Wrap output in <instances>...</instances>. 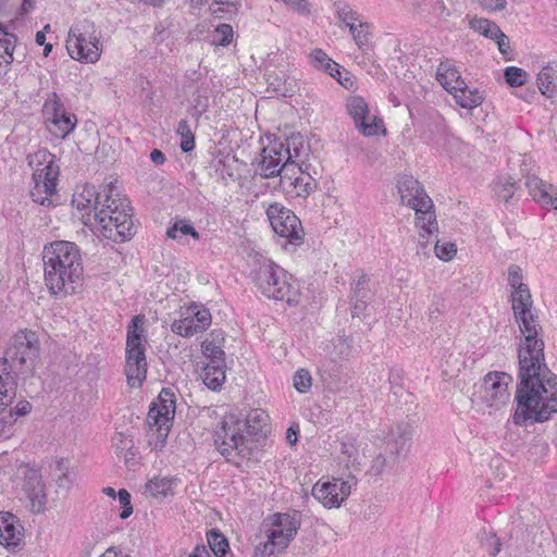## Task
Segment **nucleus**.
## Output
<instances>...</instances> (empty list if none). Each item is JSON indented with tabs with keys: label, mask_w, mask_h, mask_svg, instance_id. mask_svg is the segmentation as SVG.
Instances as JSON below:
<instances>
[{
	"label": "nucleus",
	"mask_w": 557,
	"mask_h": 557,
	"mask_svg": "<svg viewBox=\"0 0 557 557\" xmlns=\"http://www.w3.org/2000/svg\"><path fill=\"white\" fill-rule=\"evenodd\" d=\"M533 301L511 305L521 338L518 349L517 409L513 422H545L557 413V375L545 363L544 341Z\"/></svg>",
	"instance_id": "nucleus-1"
},
{
	"label": "nucleus",
	"mask_w": 557,
	"mask_h": 557,
	"mask_svg": "<svg viewBox=\"0 0 557 557\" xmlns=\"http://www.w3.org/2000/svg\"><path fill=\"white\" fill-rule=\"evenodd\" d=\"M42 260L45 282L51 294H74L84 271L77 245L65 240L50 243L44 248Z\"/></svg>",
	"instance_id": "nucleus-2"
},
{
	"label": "nucleus",
	"mask_w": 557,
	"mask_h": 557,
	"mask_svg": "<svg viewBox=\"0 0 557 557\" xmlns=\"http://www.w3.org/2000/svg\"><path fill=\"white\" fill-rule=\"evenodd\" d=\"M94 215L104 238L123 243L135 234L129 201L121 194L115 183L111 182L103 186V197Z\"/></svg>",
	"instance_id": "nucleus-3"
},
{
	"label": "nucleus",
	"mask_w": 557,
	"mask_h": 557,
	"mask_svg": "<svg viewBox=\"0 0 557 557\" xmlns=\"http://www.w3.org/2000/svg\"><path fill=\"white\" fill-rule=\"evenodd\" d=\"M39 355L40 342L35 332L21 330L10 338L4 357L0 358V408L7 405L10 370H17L24 374L33 373Z\"/></svg>",
	"instance_id": "nucleus-4"
},
{
	"label": "nucleus",
	"mask_w": 557,
	"mask_h": 557,
	"mask_svg": "<svg viewBox=\"0 0 557 557\" xmlns=\"http://www.w3.org/2000/svg\"><path fill=\"white\" fill-rule=\"evenodd\" d=\"M28 165L33 170V186L30 197L34 202L44 206H54L53 196L57 194L59 166L54 156L47 149H40L27 157Z\"/></svg>",
	"instance_id": "nucleus-5"
},
{
	"label": "nucleus",
	"mask_w": 557,
	"mask_h": 557,
	"mask_svg": "<svg viewBox=\"0 0 557 557\" xmlns=\"http://www.w3.org/2000/svg\"><path fill=\"white\" fill-rule=\"evenodd\" d=\"M214 444L227 461L239 463L238 459L250 455L247 434L238 413L230 412L224 416L215 431Z\"/></svg>",
	"instance_id": "nucleus-6"
},
{
	"label": "nucleus",
	"mask_w": 557,
	"mask_h": 557,
	"mask_svg": "<svg viewBox=\"0 0 557 557\" xmlns=\"http://www.w3.org/2000/svg\"><path fill=\"white\" fill-rule=\"evenodd\" d=\"M144 318L136 315L127 327L125 375L127 384L138 388L147 376Z\"/></svg>",
	"instance_id": "nucleus-7"
},
{
	"label": "nucleus",
	"mask_w": 557,
	"mask_h": 557,
	"mask_svg": "<svg viewBox=\"0 0 557 557\" xmlns=\"http://www.w3.org/2000/svg\"><path fill=\"white\" fill-rule=\"evenodd\" d=\"M260 533L264 541L256 546L255 557H270L287 548L297 533V527L288 515L277 513L262 522Z\"/></svg>",
	"instance_id": "nucleus-8"
},
{
	"label": "nucleus",
	"mask_w": 557,
	"mask_h": 557,
	"mask_svg": "<svg viewBox=\"0 0 557 557\" xmlns=\"http://www.w3.org/2000/svg\"><path fill=\"white\" fill-rule=\"evenodd\" d=\"M290 280L292 276L271 260H265L256 273L257 286L265 297L285 300L289 305L297 304L299 296Z\"/></svg>",
	"instance_id": "nucleus-9"
},
{
	"label": "nucleus",
	"mask_w": 557,
	"mask_h": 557,
	"mask_svg": "<svg viewBox=\"0 0 557 557\" xmlns=\"http://www.w3.org/2000/svg\"><path fill=\"white\" fill-rule=\"evenodd\" d=\"M66 49L72 59L95 63L101 55V44L95 25L88 20L74 24L66 38Z\"/></svg>",
	"instance_id": "nucleus-10"
},
{
	"label": "nucleus",
	"mask_w": 557,
	"mask_h": 557,
	"mask_svg": "<svg viewBox=\"0 0 557 557\" xmlns=\"http://www.w3.org/2000/svg\"><path fill=\"white\" fill-rule=\"evenodd\" d=\"M42 119L48 132L59 139H65L77 124L76 115L66 111L57 92L48 94L42 106Z\"/></svg>",
	"instance_id": "nucleus-11"
},
{
	"label": "nucleus",
	"mask_w": 557,
	"mask_h": 557,
	"mask_svg": "<svg viewBox=\"0 0 557 557\" xmlns=\"http://www.w3.org/2000/svg\"><path fill=\"white\" fill-rule=\"evenodd\" d=\"M267 216L273 231L285 238L287 244L299 246L304 242V230L298 216L278 202L271 203L267 209Z\"/></svg>",
	"instance_id": "nucleus-12"
},
{
	"label": "nucleus",
	"mask_w": 557,
	"mask_h": 557,
	"mask_svg": "<svg viewBox=\"0 0 557 557\" xmlns=\"http://www.w3.org/2000/svg\"><path fill=\"white\" fill-rule=\"evenodd\" d=\"M174 416L175 395L171 389L163 388L158 396V401L150 407L147 418L149 425L156 428V437L161 446L168 437Z\"/></svg>",
	"instance_id": "nucleus-13"
},
{
	"label": "nucleus",
	"mask_w": 557,
	"mask_h": 557,
	"mask_svg": "<svg viewBox=\"0 0 557 557\" xmlns=\"http://www.w3.org/2000/svg\"><path fill=\"white\" fill-rule=\"evenodd\" d=\"M512 382V376L506 372H490L482 383V400L486 407L499 410L509 403L510 394L508 385Z\"/></svg>",
	"instance_id": "nucleus-14"
},
{
	"label": "nucleus",
	"mask_w": 557,
	"mask_h": 557,
	"mask_svg": "<svg viewBox=\"0 0 557 557\" xmlns=\"http://www.w3.org/2000/svg\"><path fill=\"white\" fill-rule=\"evenodd\" d=\"M211 321L212 317L208 309L193 304L181 311V318L173 321L171 330L183 337H190L206 331Z\"/></svg>",
	"instance_id": "nucleus-15"
},
{
	"label": "nucleus",
	"mask_w": 557,
	"mask_h": 557,
	"mask_svg": "<svg viewBox=\"0 0 557 557\" xmlns=\"http://www.w3.org/2000/svg\"><path fill=\"white\" fill-rule=\"evenodd\" d=\"M357 480L350 476L343 481L333 479V481H319L312 488V495L325 508H338L343 502L350 495L351 486L356 485Z\"/></svg>",
	"instance_id": "nucleus-16"
},
{
	"label": "nucleus",
	"mask_w": 557,
	"mask_h": 557,
	"mask_svg": "<svg viewBox=\"0 0 557 557\" xmlns=\"http://www.w3.org/2000/svg\"><path fill=\"white\" fill-rule=\"evenodd\" d=\"M347 111L354 120L356 128L367 137L375 136L383 127V122L371 114L368 102L360 96H351L346 103Z\"/></svg>",
	"instance_id": "nucleus-17"
},
{
	"label": "nucleus",
	"mask_w": 557,
	"mask_h": 557,
	"mask_svg": "<svg viewBox=\"0 0 557 557\" xmlns=\"http://www.w3.org/2000/svg\"><path fill=\"white\" fill-rule=\"evenodd\" d=\"M17 475L23 476V490L30 502L32 511H44L47 503V495L40 472L27 465H20L17 468Z\"/></svg>",
	"instance_id": "nucleus-18"
},
{
	"label": "nucleus",
	"mask_w": 557,
	"mask_h": 557,
	"mask_svg": "<svg viewBox=\"0 0 557 557\" xmlns=\"http://www.w3.org/2000/svg\"><path fill=\"white\" fill-rule=\"evenodd\" d=\"M293 73L294 67L287 62L278 64L273 70H268L265 74L268 89L278 97L294 96L299 87Z\"/></svg>",
	"instance_id": "nucleus-19"
},
{
	"label": "nucleus",
	"mask_w": 557,
	"mask_h": 557,
	"mask_svg": "<svg viewBox=\"0 0 557 557\" xmlns=\"http://www.w3.org/2000/svg\"><path fill=\"white\" fill-rule=\"evenodd\" d=\"M401 202L408 207L432 208L433 201L425 193L419 181L410 175H404L398 184Z\"/></svg>",
	"instance_id": "nucleus-20"
},
{
	"label": "nucleus",
	"mask_w": 557,
	"mask_h": 557,
	"mask_svg": "<svg viewBox=\"0 0 557 557\" xmlns=\"http://www.w3.org/2000/svg\"><path fill=\"white\" fill-rule=\"evenodd\" d=\"M281 140H274L264 147L261 152L259 171L263 177H274L280 173V168L285 163V154L282 153Z\"/></svg>",
	"instance_id": "nucleus-21"
},
{
	"label": "nucleus",
	"mask_w": 557,
	"mask_h": 557,
	"mask_svg": "<svg viewBox=\"0 0 557 557\" xmlns=\"http://www.w3.org/2000/svg\"><path fill=\"white\" fill-rule=\"evenodd\" d=\"M416 226L419 230V245L422 249L429 245V239L438 233V224L432 208H416Z\"/></svg>",
	"instance_id": "nucleus-22"
},
{
	"label": "nucleus",
	"mask_w": 557,
	"mask_h": 557,
	"mask_svg": "<svg viewBox=\"0 0 557 557\" xmlns=\"http://www.w3.org/2000/svg\"><path fill=\"white\" fill-rule=\"evenodd\" d=\"M103 197V189L97 191L94 185L85 184L81 191L73 195V205L81 211H85L87 215L90 212L96 213Z\"/></svg>",
	"instance_id": "nucleus-23"
},
{
	"label": "nucleus",
	"mask_w": 557,
	"mask_h": 557,
	"mask_svg": "<svg viewBox=\"0 0 557 557\" xmlns=\"http://www.w3.org/2000/svg\"><path fill=\"white\" fill-rule=\"evenodd\" d=\"M23 528L11 512H0V544L15 546L21 541Z\"/></svg>",
	"instance_id": "nucleus-24"
},
{
	"label": "nucleus",
	"mask_w": 557,
	"mask_h": 557,
	"mask_svg": "<svg viewBox=\"0 0 557 557\" xmlns=\"http://www.w3.org/2000/svg\"><path fill=\"white\" fill-rule=\"evenodd\" d=\"M436 78L449 94H453V90H460L465 87V81L461 78L460 72L450 60L440 63Z\"/></svg>",
	"instance_id": "nucleus-25"
},
{
	"label": "nucleus",
	"mask_w": 557,
	"mask_h": 557,
	"mask_svg": "<svg viewBox=\"0 0 557 557\" xmlns=\"http://www.w3.org/2000/svg\"><path fill=\"white\" fill-rule=\"evenodd\" d=\"M224 334L222 331L214 330L201 344L202 354L209 362L222 364L225 362V352L223 350Z\"/></svg>",
	"instance_id": "nucleus-26"
},
{
	"label": "nucleus",
	"mask_w": 557,
	"mask_h": 557,
	"mask_svg": "<svg viewBox=\"0 0 557 557\" xmlns=\"http://www.w3.org/2000/svg\"><path fill=\"white\" fill-rule=\"evenodd\" d=\"M522 270L517 264L508 268V284L513 289L511 293V305L521 304L532 299L529 287L522 283Z\"/></svg>",
	"instance_id": "nucleus-27"
},
{
	"label": "nucleus",
	"mask_w": 557,
	"mask_h": 557,
	"mask_svg": "<svg viewBox=\"0 0 557 557\" xmlns=\"http://www.w3.org/2000/svg\"><path fill=\"white\" fill-rule=\"evenodd\" d=\"M282 144V153L285 154V161H292L304 164L307 156L304 137L300 134H292L286 137Z\"/></svg>",
	"instance_id": "nucleus-28"
},
{
	"label": "nucleus",
	"mask_w": 557,
	"mask_h": 557,
	"mask_svg": "<svg viewBox=\"0 0 557 557\" xmlns=\"http://www.w3.org/2000/svg\"><path fill=\"white\" fill-rule=\"evenodd\" d=\"M247 435H265L269 428V414L260 408L252 409L242 418Z\"/></svg>",
	"instance_id": "nucleus-29"
},
{
	"label": "nucleus",
	"mask_w": 557,
	"mask_h": 557,
	"mask_svg": "<svg viewBox=\"0 0 557 557\" xmlns=\"http://www.w3.org/2000/svg\"><path fill=\"white\" fill-rule=\"evenodd\" d=\"M411 440V428L403 422L393 428L388 435V446L392 454L400 455Z\"/></svg>",
	"instance_id": "nucleus-30"
},
{
	"label": "nucleus",
	"mask_w": 557,
	"mask_h": 557,
	"mask_svg": "<svg viewBox=\"0 0 557 557\" xmlns=\"http://www.w3.org/2000/svg\"><path fill=\"white\" fill-rule=\"evenodd\" d=\"M225 362L222 364L208 362L201 373L203 384L212 391H219L225 382Z\"/></svg>",
	"instance_id": "nucleus-31"
},
{
	"label": "nucleus",
	"mask_w": 557,
	"mask_h": 557,
	"mask_svg": "<svg viewBox=\"0 0 557 557\" xmlns=\"http://www.w3.org/2000/svg\"><path fill=\"white\" fill-rule=\"evenodd\" d=\"M525 187L529 190L530 196L536 202L542 206L545 203L550 191L554 189V185L549 184L534 174H528L524 182Z\"/></svg>",
	"instance_id": "nucleus-32"
},
{
	"label": "nucleus",
	"mask_w": 557,
	"mask_h": 557,
	"mask_svg": "<svg viewBox=\"0 0 557 557\" xmlns=\"http://www.w3.org/2000/svg\"><path fill=\"white\" fill-rule=\"evenodd\" d=\"M309 61L317 70H323L332 77L341 81L339 64L334 62L322 49H314L309 53Z\"/></svg>",
	"instance_id": "nucleus-33"
},
{
	"label": "nucleus",
	"mask_w": 557,
	"mask_h": 557,
	"mask_svg": "<svg viewBox=\"0 0 557 557\" xmlns=\"http://www.w3.org/2000/svg\"><path fill=\"white\" fill-rule=\"evenodd\" d=\"M176 480L173 478H153L146 483L145 492L154 498L173 494Z\"/></svg>",
	"instance_id": "nucleus-34"
},
{
	"label": "nucleus",
	"mask_w": 557,
	"mask_h": 557,
	"mask_svg": "<svg viewBox=\"0 0 557 557\" xmlns=\"http://www.w3.org/2000/svg\"><path fill=\"white\" fill-rule=\"evenodd\" d=\"M349 33L360 50L367 51L371 47L373 38L372 24L361 21L355 26L350 25Z\"/></svg>",
	"instance_id": "nucleus-35"
},
{
	"label": "nucleus",
	"mask_w": 557,
	"mask_h": 557,
	"mask_svg": "<svg viewBox=\"0 0 557 557\" xmlns=\"http://www.w3.org/2000/svg\"><path fill=\"white\" fill-rule=\"evenodd\" d=\"M456 100V102L465 109H473L479 107L484 97L483 94L479 89H469L467 84L465 83V87L460 90H453L451 94Z\"/></svg>",
	"instance_id": "nucleus-36"
},
{
	"label": "nucleus",
	"mask_w": 557,
	"mask_h": 557,
	"mask_svg": "<svg viewBox=\"0 0 557 557\" xmlns=\"http://www.w3.org/2000/svg\"><path fill=\"white\" fill-rule=\"evenodd\" d=\"M293 185L285 191L292 197H307L317 187L315 181L308 173H302L299 177L293 178Z\"/></svg>",
	"instance_id": "nucleus-37"
},
{
	"label": "nucleus",
	"mask_w": 557,
	"mask_h": 557,
	"mask_svg": "<svg viewBox=\"0 0 557 557\" xmlns=\"http://www.w3.org/2000/svg\"><path fill=\"white\" fill-rule=\"evenodd\" d=\"M17 38L15 35L0 37V76L8 72L9 66L14 61L13 52Z\"/></svg>",
	"instance_id": "nucleus-38"
},
{
	"label": "nucleus",
	"mask_w": 557,
	"mask_h": 557,
	"mask_svg": "<svg viewBox=\"0 0 557 557\" xmlns=\"http://www.w3.org/2000/svg\"><path fill=\"white\" fill-rule=\"evenodd\" d=\"M304 173L302 164L292 161H285L280 168V188L285 193L294 183L293 178L299 177Z\"/></svg>",
	"instance_id": "nucleus-39"
},
{
	"label": "nucleus",
	"mask_w": 557,
	"mask_h": 557,
	"mask_svg": "<svg viewBox=\"0 0 557 557\" xmlns=\"http://www.w3.org/2000/svg\"><path fill=\"white\" fill-rule=\"evenodd\" d=\"M517 183L508 175H502L493 184L495 196L502 201H509L517 190Z\"/></svg>",
	"instance_id": "nucleus-40"
},
{
	"label": "nucleus",
	"mask_w": 557,
	"mask_h": 557,
	"mask_svg": "<svg viewBox=\"0 0 557 557\" xmlns=\"http://www.w3.org/2000/svg\"><path fill=\"white\" fill-rule=\"evenodd\" d=\"M207 541L211 552L216 557H225L230 550L227 539L219 530H210L207 533Z\"/></svg>",
	"instance_id": "nucleus-41"
},
{
	"label": "nucleus",
	"mask_w": 557,
	"mask_h": 557,
	"mask_svg": "<svg viewBox=\"0 0 557 557\" xmlns=\"http://www.w3.org/2000/svg\"><path fill=\"white\" fill-rule=\"evenodd\" d=\"M166 235L172 239H178L183 235H190L195 240L200 238L199 233L187 220H177L171 227L168 228Z\"/></svg>",
	"instance_id": "nucleus-42"
},
{
	"label": "nucleus",
	"mask_w": 557,
	"mask_h": 557,
	"mask_svg": "<svg viewBox=\"0 0 557 557\" xmlns=\"http://www.w3.org/2000/svg\"><path fill=\"white\" fill-rule=\"evenodd\" d=\"M470 27L486 38L493 39L499 32V26L483 17H473L469 22Z\"/></svg>",
	"instance_id": "nucleus-43"
},
{
	"label": "nucleus",
	"mask_w": 557,
	"mask_h": 557,
	"mask_svg": "<svg viewBox=\"0 0 557 557\" xmlns=\"http://www.w3.org/2000/svg\"><path fill=\"white\" fill-rule=\"evenodd\" d=\"M177 135L181 137L180 147L183 152H190L195 148V135L187 120H181L176 128Z\"/></svg>",
	"instance_id": "nucleus-44"
},
{
	"label": "nucleus",
	"mask_w": 557,
	"mask_h": 557,
	"mask_svg": "<svg viewBox=\"0 0 557 557\" xmlns=\"http://www.w3.org/2000/svg\"><path fill=\"white\" fill-rule=\"evenodd\" d=\"M112 446L115 448L116 454L124 458L125 462L134 456V453L132 451L133 440L124 433H116L113 436Z\"/></svg>",
	"instance_id": "nucleus-45"
},
{
	"label": "nucleus",
	"mask_w": 557,
	"mask_h": 557,
	"mask_svg": "<svg viewBox=\"0 0 557 557\" xmlns=\"http://www.w3.org/2000/svg\"><path fill=\"white\" fill-rule=\"evenodd\" d=\"M335 11L338 20L342 21L349 29L350 25L355 26L362 21L359 13L352 10V8L347 3L336 2Z\"/></svg>",
	"instance_id": "nucleus-46"
},
{
	"label": "nucleus",
	"mask_w": 557,
	"mask_h": 557,
	"mask_svg": "<svg viewBox=\"0 0 557 557\" xmlns=\"http://www.w3.org/2000/svg\"><path fill=\"white\" fill-rule=\"evenodd\" d=\"M536 83L543 95L550 96L555 90L553 70L544 67L537 74Z\"/></svg>",
	"instance_id": "nucleus-47"
},
{
	"label": "nucleus",
	"mask_w": 557,
	"mask_h": 557,
	"mask_svg": "<svg viewBox=\"0 0 557 557\" xmlns=\"http://www.w3.org/2000/svg\"><path fill=\"white\" fill-rule=\"evenodd\" d=\"M32 408H33V406L29 401L20 400L16 404V406L14 407V409H11L10 412L8 414H4L3 417H1L0 420L4 424V426L7 424L11 426L15 421L13 419V416L25 417L32 411Z\"/></svg>",
	"instance_id": "nucleus-48"
},
{
	"label": "nucleus",
	"mask_w": 557,
	"mask_h": 557,
	"mask_svg": "<svg viewBox=\"0 0 557 557\" xmlns=\"http://www.w3.org/2000/svg\"><path fill=\"white\" fill-rule=\"evenodd\" d=\"M294 387L298 393H307L312 386V376L306 369L296 371L293 377Z\"/></svg>",
	"instance_id": "nucleus-49"
},
{
	"label": "nucleus",
	"mask_w": 557,
	"mask_h": 557,
	"mask_svg": "<svg viewBox=\"0 0 557 557\" xmlns=\"http://www.w3.org/2000/svg\"><path fill=\"white\" fill-rule=\"evenodd\" d=\"M504 76L506 83L512 87L522 86L527 82V73L520 67L508 66L505 69Z\"/></svg>",
	"instance_id": "nucleus-50"
},
{
	"label": "nucleus",
	"mask_w": 557,
	"mask_h": 557,
	"mask_svg": "<svg viewBox=\"0 0 557 557\" xmlns=\"http://www.w3.org/2000/svg\"><path fill=\"white\" fill-rule=\"evenodd\" d=\"M334 346V349L336 350L335 357L338 359H345L350 355L351 347H352V341L349 337L338 336L335 338L332 343Z\"/></svg>",
	"instance_id": "nucleus-51"
},
{
	"label": "nucleus",
	"mask_w": 557,
	"mask_h": 557,
	"mask_svg": "<svg viewBox=\"0 0 557 557\" xmlns=\"http://www.w3.org/2000/svg\"><path fill=\"white\" fill-rule=\"evenodd\" d=\"M233 38V28L228 24H220L213 34V42L220 46H227Z\"/></svg>",
	"instance_id": "nucleus-52"
},
{
	"label": "nucleus",
	"mask_w": 557,
	"mask_h": 557,
	"mask_svg": "<svg viewBox=\"0 0 557 557\" xmlns=\"http://www.w3.org/2000/svg\"><path fill=\"white\" fill-rule=\"evenodd\" d=\"M434 252L438 259L449 261L455 257L457 247L454 243L447 242L441 244L437 240L434 245Z\"/></svg>",
	"instance_id": "nucleus-53"
},
{
	"label": "nucleus",
	"mask_w": 557,
	"mask_h": 557,
	"mask_svg": "<svg viewBox=\"0 0 557 557\" xmlns=\"http://www.w3.org/2000/svg\"><path fill=\"white\" fill-rule=\"evenodd\" d=\"M117 496L119 502L123 508L122 511L120 512V518L127 519L133 513L131 494L125 488H121L117 493Z\"/></svg>",
	"instance_id": "nucleus-54"
},
{
	"label": "nucleus",
	"mask_w": 557,
	"mask_h": 557,
	"mask_svg": "<svg viewBox=\"0 0 557 557\" xmlns=\"http://www.w3.org/2000/svg\"><path fill=\"white\" fill-rule=\"evenodd\" d=\"M368 283L367 275L362 274L355 283L352 287V297H362V298H369V290L367 289L366 285Z\"/></svg>",
	"instance_id": "nucleus-55"
},
{
	"label": "nucleus",
	"mask_w": 557,
	"mask_h": 557,
	"mask_svg": "<svg viewBox=\"0 0 557 557\" xmlns=\"http://www.w3.org/2000/svg\"><path fill=\"white\" fill-rule=\"evenodd\" d=\"M351 315L360 318L367 309L368 299L362 297H352Z\"/></svg>",
	"instance_id": "nucleus-56"
},
{
	"label": "nucleus",
	"mask_w": 557,
	"mask_h": 557,
	"mask_svg": "<svg viewBox=\"0 0 557 557\" xmlns=\"http://www.w3.org/2000/svg\"><path fill=\"white\" fill-rule=\"evenodd\" d=\"M496 41L499 52L506 55L510 51L509 38L499 29L498 34L493 38Z\"/></svg>",
	"instance_id": "nucleus-57"
},
{
	"label": "nucleus",
	"mask_w": 557,
	"mask_h": 557,
	"mask_svg": "<svg viewBox=\"0 0 557 557\" xmlns=\"http://www.w3.org/2000/svg\"><path fill=\"white\" fill-rule=\"evenodd\" d=\"M386 467V458L383 455H377L371 463L369 473L373 475H380Z\"/></svg>",
	"instance_id": "nucleus-58"
},
{
	"label": "nucleus",
	"mask_w": 557,
	"mask_h": 557,
	"mask_svg": "<svg viewBox=\"0 0 557 557\" xmlns=\"http://www.w3.org/2000/svg\"><path fill=\"white\" fill-rule=\"evenodd\" d=\"M57 466H58V469L60 471H62V474L59 475V478L57 479V484L60 487L69 488L71 483H72V479H71V476H70V474L67 472H64V470H65L64 461L63 460H59Z\"/></svg>",
	"instance_id": "nucleus-59"
},
{
	"label": "nucleus",
	"mask_w": 557,
	"mask_h": 557,
	"mask_svg": "<svg viewBox=\"0 0 557 557\" xmlns=\"http://www.w3.org/2000/svg\"><path fill=\"white\" fill-rule=\"evenodd\" d=\"M483 545L487 548L491 556H496L500 552V543L495 534H491L490 537L483 542Z\"/></svg>",
	"instance_id": "nucleus-60"
},
{
	"label": "nucleus",
	"mask_w": 557,
	"mask_h": 557,
	"mask_svg": "<svg viewBox=\"0 0 557 557\" xmlns=\"http://www.w3.org/2000/svg\"><path fill=\"white\" fill-rule=\"evenodd\" d=\"M488 11H502L506 8V0H478Z\"/></svg>",
	"instance_id": "nucleus-61"
},
{
	"label": "nucleus",
	"mask_w": 557,
	"mask_h": 557,
	"mask_svg": "<svg viewBox=\"0 0 557 557\" xmlns=\"http://www.w3.org/2000/svg\"><path fill=\"white\" fill-rule=\"evenodd\" d=\"M214 4L218 5V8H214L213 5L210 7V11L213 14H216L218 12H230L231 9L234 8V3L231 0H214Z\"/></svg>",
	"instance_id": "nucleus-62"
},
{
	"label": "nucleus",
	"mask_w": 557,
	"mask_h": 557,
	"mask_svg": "<svg viewBox=\"0 0 557 557\" xmlns=\"http://www.w3.org/2000/svg\"><path fill=\"white\" fill-rule=\"evenodd\" d=\"M433 12L442 18H446L450 15L449 10L446 8L443 0H436L434 2Z\"/></svg>",
	"instance_id": "nucleus-63"
},
{
	"label": "nucleus",
	"mask_w": 557,
	"mask_h": 557,
	"mask_svg": "<svg viewBox=\"0 0 557 557\" xmlns=\"http://www.w3.org/2000/svg\"><path fill=\"white\" fill-rule=\"evenodd\" d=\"M189 557H211V555L205 545H197Z\"/></svg>",
	"instance_id": "nucleus-64"
}]
</instances>
